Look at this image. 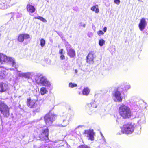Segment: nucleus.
I'll return each mask as SVG.
<instances>
[{"label": "nucleus", "mask_w": 148, "mask_h": 148, "mask_svg": "<svg viewBox=\"0 0 148 148\" xmlns=\"http://www.w3.org/2000/svg\"><path fill=\"white\" fill-rule=\"evenodd\" d=\"M45 41L43 39H41L40 40V44L41 46L42 47H43L45 44Z\"/></svg>", "instance_id": "30"}, {"label": "nucleus", "mask_w": 148, "mask_h": 148, "mask_svg": "<svg viewBox=\"0 0 148 148\" xmlns=\"http://www.w3.org/2000/svg\"><path fill=\"white\" fill-rule=\"evenodd\" d=\"M10 108L5 104L0 102V112L4 117H8L10 115Z\"/></svg>", "instance_id": "5"}, {"label": "nucleus", "mask_w": 148, "mask_h": 148, "mask_svg": "<svg viewBox=\"0 0 148 148\" xmlns=\"http://www.w3.org/2000/svg\"><path fill=\"white\" fill-rule=\"evenodd\" d=\"M63 49H60L59 50V54L60 55L61 54H64V53H63Z\"/></svg>", "instance_id": "36"}, {"label": "nucleus", "mask_w": 148, "mask_h": 148, "mask_svg": "<svg viewBox=\"0 0 148 148\" xmlns=\"http://www.w3.org/2000/svg\"><path fill=\"white\" fill-rule=\"evenodd\" d=\"M26 8L27 11L32 13L34 12L36 9L34 6L30 4L27 5Z\"/></svg>", "instance_id": "20"}, {"label": "nucleus", "mask_w": 148, "mask_h": 148, "mask_svg": "<svg viewBox=\"0 0 148 148\" xmlns=\"http://www.w3.org/2000/svg\"><path fill=\"white\" fill-rule=\"evenodd\" d=\"M48 92L46 87H42L40 88V93L41 95H43L47 93Z\"/></svg>", "instance_id": "22"}, {"label": "nucleus", "mask_w": 148, "mask_h": 148, "mask_svg": "<svg viewBox=\"0 0 148 148\" xmlns=\"http://www.w3.org/2000/svg\"><path fill=\"white\" fill-rule=\"evenodd\" d=\"M114 3L117 5H118L120 3V0H114Z\"/></svg>", "instance_id": "34"}, {"label": "nucleus", "mask_w": 148, "mask_h": 148, "mask_svg": "<svg viewBox=\"0 0 148 148\" xmlns=\"http://www.w3.org/2000/svg\"><path fill=\"white\" fill-rule=\"evenodd\" d=\"M78 148H90L86 145H81L79 146Z\"/></svg>", "instance_id": "33"}, {"label": "nucleus", "mask_w": 148, "mask_h": 148, "mask_svg": "<svg viewBox=\"0 0 148 148\" xmlns=\"http://www.w3.org/2000/svg\"><path fill=\"white\" fill-rule=\"evenodd\" d=\"M56 116L53 113L49 112L44 117L45 121L47 126L51 125L54 121L56 119Z\"/></svg>", "instance_id": "6"}, {"label": "nucleus", "mask_w": 148, "mask_h": 148, "mask_svg": "<svg viewBox=\"0 0 148 148\" xmlns=\"http://www.w3.org/2000/svg\"><path fill=\"white\" fill-rule=\"evenodd\" d=\"M77 84L72 82H70L69 84V87L71 88H73L77 87Z\"/></svg>", "instance_id": "28"}, {"label": "nucleus", "mask_w": 148, "mask_h": 148, "mask_svg": "<svg viewBox=\"0 0 148 148\" xmlns=\"http://www.w3.org/2000/svg\"><path fill=\"white\" fill-rule=\"evenodd\" d=\"M121 87H119L113 93L114 100L116 102H121L122 101L123 97L121 95Z\"/></svg>", "instance_id": "8"}, {"label": "nucleus", "mask_w": 148, "mask_h": 148, "mask_svg": "<svg viewBox=\"0 0 148 148\" xmlns=\"http://www.w3.org/2000/svg\"><path fill=\"white\" fill-rule=\"evenodd\" d=\"M60 59L62 60L65 59V57L64 55V54L60 55Z\"/></svg>", "instance_id": "35"}, {"label": "nucleus", "mask_w": 148, "mask_h": 148, "mask_svg": "<svg viewBox=\"0 0 148 148\" xmlns=\"http://www.w3.org/2000/svg\"><path fill=\"white\" fill-rule=\"evenodd\" d=\"M8 70L4 68H0V79L4 77L7 74Z\"/></svg>", "instance_id": "18"}, {"label": "nucleus", "mask_w": 148, "mask_h": 148, "mask_svg": "<svg viewBox=\"0 0 148 148\" xmlns=\"http://www.w3.org/2000/svg\"><path fill=\"white\" fill-rule=\"evenodd\" d=\"M91 10L95 11L96 13H98L99 12V9L98 8V5H96L91 8Z\"/></svg>", "instance_id": "25"}, {"label": "nucleus", "mask_w": 148, "mask_h": 148, "mask_svg": "<svg viewBox=\"0 0 148 148\" xmlns=\"http://www.w3.org/2000/svg\"><path fill=\"white\" fill-rule=\"evenodd\" d=\"M37 101L34 99H28L27 100V105L31 108H39V105L37 104Z\"/></svg>", "instance_id": "10"}, {"label": "nucleus", "mask_w": 148, "mask_h": 148, "mask_svg": "<svg viewBox=\"0 0 148 148\" xmlns=\"http://www.w3.org/2000/svg\"><path fill=\"white\" fill-rule=\"evenodd\" d=\"M79 127H77L75 129V130H76L77 129H78Z\"/></svg>", "instance_id": "42"}, {"label": "nucleus", "mask_w": 148, "mask_h": 148, "mask_svg": "<svg viewBox=\"0 0 148 148\" xmlns=\"http://www.w3.org/2000/svg\"><path fill=\"white\" fill-rule=\"evenodd\" d=\"M37 110H38L37 111H39V109H37Z\"/></svg>", "instance_id": "44"}, {"label": "nucleus", "mask_w": 148, "mask_h": 148, "mask_svg": "<svg viewBox=\"0 0 148 148\" xmlns=\"http://www.w3.org/2000/svg\"><path fill=\"white\" fill-rule=\"evenodd\" d=\"M123 86H124L123 90H125L126 91H127L128 90L130 89L131 87V86L130 84H125L123 85H121L120 87L121 88H123Z\"/></svg>", "instance_id": "23"}, {"label": "nucleus", "mask_w": 148, "mask_h": 148, "mask_svg": "<svg viewBox=\"0 0 148 148\" xmlns=\"http://www.w3.org/2000/svg\"><path fill=\"white\" fill-rule=\"evenodd\" d=\"M10 70H11V69H10Z\"/></svg>", "instance_id": "45"}, {"label": "nucleus", "mask_w": 148, "mask_h": 148, "mask_svg": "<svg viewBox=\"0 0 148 148\" xmlns=\"http://www.w3.org/2000/svg\"><path fill=\"white\" fill-rule=\"evenodd\" d=\"M119 112L120 116L124 119L130 118L132 115L130 108L124 104H122L119 108Z\"/></svg>", "instance_id": "1"}, {"label": "nucleus", "mask_w": 148, "mask_h": 148, "mask_svg": "<svg viewBox=\"0 0 148 148\" xmlns=\"http://www.w3.org/2000/svg\"><path fill=\"white\" fill-rule=\"evenodd\" d=\"M90 92V90L88 87L84 88L82 91V94L83 95H88Z\"/></svg>", "instance_id": "24"}, {"label": "nucleus", "mask_w": 148, "mask_h": 148, "mask_svg": "<svg viewBox=\"0 0 148 148\" xmlns=\"http://www.w3.org/2000/svg\"><path fill=\"white\" fill-rule=\"evenodd\" d=\"M119 119H117L116 120V122L118 123H119Z\"/></svg>", "instance_id": "38"}, {"label": "nucleus", "mask_w": 148, "mask_h": 148, "mask_svg": "<svg viewBox=\"0 0 148 148\" xmlns=\"http://www.w3.org/2000/svg\"><path fill=\"white\" fill-rule=\"evenodd\" d=\"M8 88L7 84L4 83H0V92H3L6 91Z\"/></svg>", "instance_id": "19"}, {"label": "nucleus", "mask_w": 148, "mask_h": 148, "mask_svg": "<svg viewBox=\"0 0 148 148\" xmlns=\"http://www.w3.org/2000/svg\"><path fill=\"white\" fill-rule=\"evenodd\" d=\"M36 82L39 85L45 86L47 87H50L51 84L46 78L45 76L42 75L40 74L38 75L37 78L36 79Z\"/></svg>", "instance_id": "2"}, {"label": "nucleus", "mask_w": 148, "mask_h": 148, "mask_svg": "<svg viewBox=\"0 0 148 148\" xmlns=\"http://www.w3.org/2000/svg\"><path fill=\"white\" fill-rule=\"evenodd\" d=\"M78 94L79 95H81V93L80 92H78Z\"/></svg>", "instance_id": "40"}, {"label": "nucleus", "mask_w": 148, "mask_h": 148, "mask_svg": "<svg viewBox=\"0 0 148 148\" xmlns=\"http://www.w3.org/2000/svg\"><path fill=\"white\" fill-rule=\"evenodd\" d=\"M105 43V41L103 39H101L99 40V44L101 47Z\"/></svg>", "instance_id": "29"}, {"label": "nucleus", "mask_w": 148, "mask_h": 148, "mask_svg": "<svg viewBox=\"0 0 148 148\" xmlns=\"http://www.w3.org/2000/svg\"><path fill=\"white\" fill-rule=\"evenodd\" d=\"M147 25V23L145 19L144 18H142L139 24V27L140 29L142 31L143 30Z\"/></svg>", "instance_id": "15"}, {"label": "nucleus", "mask_w": 148, "mask_h": 148, "mask_svg": "<svg viewBox=\"0 0 148 148\" xmlns=\"http://www.w3.org/2000/svg\"><path fill=\"white\" fill-rule=\"evenodd\" d=\"M18 73L20 77H23L25 78H30L33 75L32 72L22 73L19 71Z\"/></svg>", "instance_id": "16"}, {"label": "nucleus", "mask_w": 148, "mask_h": 148, "mask_svg": "<svg viewBox=\"0 0 148 148\" xmlns=\"http://www.w3.org/2000/svg\"><path fill=\"white\" fill-rule=\"evenodd\" d=\"M75 73H77V70H75Z\"/></svg>", "instance_id": "43"}, {"label": "nucleus", "mask_w": 148, "mask_h": 148, "mask_svg": "<svg viewBox=\"0 0 148 148\" xmlns=\"http://www.w3.org/2000/svg\"><path fill=\"white\" fill-rule=\"evenodd\" d=\"M107 30V27H105L103 29V31H104V32H106Z\"/></svg>", "instance_id": "37"}, {"label": "nucleus", "mask_w": 148, "mask_h": 148, "mask_svg": "<svg viewBox=\"0 0 148 148\" xmlns=\"http://www.w3.org/2000/svg\"><path fill=\"white\" fill-rule=\"evenodd\" d=\"M85 136L88 138V140L93 141L94 139V133L93 130H86L84 133Z\"/></svg>", "instance_id": "11"}, {"label": "nucleus", "mask_w": 148, "mask_h": 148, "mask_svg": "<svg viewBox=\"0 0 148 148\" xmlns=\"http://www.w3.org/2000/svg\"><path fill=\"white\" fill-rule=\"evenodd\" d=\"M30 38L29 35L26 34H20L18 36V40L20 42H22L24 39L26 40Z\"/></svg>", "instance_id": "17"}, {"label": "nucleus", "mask_w": 148, "mask_h": 148, "mask_svg": "<svg viewBox=\"0 0 148 148\" xmlns=\"http://www.w3.org/2000/svg\"><path fill=\"white\" fill-rule=\"evenodd\" d=\"M95 57V55L93 52H90L87 56V62L90 64L94 63V59Z\"/></svg>", "instance_id": "13"}, {"label": "nucleus", "mask_w": 148, "mask_h": 148, "mask_svg": "<svg viewBox=\"0 0 148 148\" xmlns=\"http://www.w3.org/2000/svg\"><path fill=\"white\" fill-rule=\"evenodd\" d=\"M101 143L103 144L105 143L106 140L104 137L102 135V138L100 140V142Z\"/></svg>", "instance_id": "31"}, {"label": "nucleus", "mask_w": 148, "mask_h": 148, "mask_svg": "<svg viewBox=\"0 0 148 148\" xmlns=\"http://www.w3.org/2000/svg\"><path fill=\"white\" fill-rule=\"evenodd\" d=\"M97 34L99 36H101V35H103L104 34V32H103L102 30H99L97 32Z\"/></svg>", "instance_id": "32"}, {"label": "nucleus", "mask_w": 148, "mask_h": 148, "mask_svg": "<svg viewBox=\"0 0 148 148\" xmlns=\"http://www.w3.org/2000/svg\"><path fill=\"white\" fill-rule=\"evenodd\" d=\"M82 26L83 27H85V24H82Z\"/></svg>", "instance_id": "39"}, {"label": "nucleus", "mask_w": 148, "mask_h": 148, "mask_svg": "<svg viewBox=\"0 0 148 148\" xmlns=\"http://www.w3.org/2000/svg\"><path fill=\"white\" fill-rule=\"evenodd\" d=\"M0 61L1 63H8L14 68H16V66L14 59L12 58L8 57L3 54H0Z\"/></svg>", "instance_id": "3"}, {"label": "nucleus", "mask_w": 148, "mask_h": 148, "mask_svg": "<svg viewBox=\"0 0 148 148\" xmlns=\"http://www.w3.org/2000/svg\"><path fill=\"white\" fill-rule=\"evenodd\" d=\"M72 116L69 114L66 113L61 116V119L62 120V124L60 125V127H65L69 123V121L71 120Z\"/></svg>", "instance_id": "7"}, {"label": "nucleus", "mask_w": 148, "mask_h": 148, "mask_svg": "<svg viewBox=\"0 0 148 148\" xmlns=\"http://www.w3.org/2000/svg\"><path fill=\"white\" fill-rule=\"evenodd\" d=\"M66 49L67 54L71 58H73L75 56V52L74 49L71 48L70 45H67Z\"/></svg>", "instance_id": "12"}, {"label": "nucleus", "mask_w": 148, "mask_h": 148, "mask_svg": "<svg viewBox=\"0 0 148 148\" xmlns=\"http://www.w3.org/2000/svg\"><path fill=\"white\" fill-rule=\"evenodd\" d=\"M33 18L35 19H39L44 23H46V22H47V21L46 19L44 18L43 17H41L40 16H38L34 17Z\"/></svg>", "instance_id": "26"}, {"label": "nucleus", "mask_w": 148, "mask_h": 148, "mask_svg": "<svg viewBox=\"0 0 148 148\" xmlns=\"http://www.w3.org/2000/svg\"><path fill=\"white\" fill-rule=\"evenodd\" d=\"M10 0H4L3 2L0 3V9H5L9 6Z\"/></svg>", "instance_id": "14"}, {"label": "nucleus", "mask_w": 148, "mask_h": 148, "mask_svg": "<svg viewBox=\"0 0 148 148\" xmlns=\"http://www.w3.org/2000/svg\"><path fill=\"white\" fill-rule=\"evenodd\" d=\"M43 132H42V135L43 134V137L41 138V139H42V138H44L45 139H46L47 138H48V136L49 134V131L47 128H46L43 131Z\"/></svg>", "instance_id": "21"}, {"label": "nucleus", "mask_w": 148, "mask_h": 148, "mask_svg": "<svg viewBox=\"0 0 148 148\" xmlns=\"http://www.w3.org/2000/svg\"><path fill=\"white\" fill-rule=\"evenodd\" d=\"M92 36H93V34H92V33H91V37Z\"/></svg>", "instance_id": "41"}, {"label": "nucleus", "mask_w": 148, "mask_h": 148, "mask_svg": "<svg viewBox=\"0 0 148 148\" xmlns=\"http://www.w3.org/2000/svg\"><path fill=\"white\" fill-rule=\"evenodd\" d=\"M145 117L144 116H143L141 119L138 121V123L139 124H141L144 123L145 122Z\"/></svg>", "instance_id": "27"}, {"label": "nucleus", "mask_w": 148, "mask_h": 148, "mask_svg": "<svg viewBox=\"0 0 148 148\" xmlns=\"http://www.w3.org/2000/svg\"><path fill=\"white\" fill-rule=\"evenodd\" d=\"M97 104L95 101H92L90 103L87 104L86 106V110L87 112L89 114H91L94 110V109L97 107Z\"/></svg>", "instance_id": "9"}, {"label": "nucleus", "mask_w": 148, "mask_h": 148, "mask_svg": "<svg viewBox=\"0 0 148 148\" xmlns=\"http://www.w3.org/2000/svg\"><path fill=\"white\" fill-rule=\"evenodd\" d=\"M134 128V125L131 123L125 124L121 127V132L118 133L117 134L119 135L122 133L131 134L133 132Z\"/></svg>", "instance_id": "4"}]
</instances>
